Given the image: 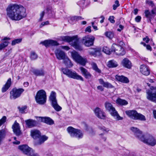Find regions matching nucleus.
<instances>
[{
	"label": "nucleus",
	"mask_w": 156,
	"mask_h": 156,
	"mask_svg": "<svg viewBox=\"0 0 156 156\" xmlns=\"http://www.w3.org/2000/svg\"><path fill=\"white\" fill-rule=\"evenodd\" d=\"M6 11L7 15L12 20H21L26 16L25 9L17 5H10Z\"/></svg>",
	"instance_id": "nucleus-1"
},
{
	"label": "nucleus",
	"mask_w": 156,
	"mask_h": 156,
	"mask_svg": "<svg viewBox=\"0 0 156 156\" xmlns=\"http://www.w3.org/2000/svg\"><path fill=\"white\" fill-rule=\"evenodd\" d=\"M61 38L63 41L68 42H71L72 45L76 49L79 51L83 50V48L80 45L79 40L77 36L72 37L67 36H63Z\"/></svg>",
	"instance_id": "nucleus-2"
},
{
	"label": "nucleus",
	"mask_w": 156,
	"mask_h": 156,
	"mask_svg": "<svg viewBox=\"0 0 156 156\" xmlns=\"http://www.w3.org/2000/svg\"><path fill=\"white\" fill-rule=\"evenodd\" d=\"M62 71L64 74L66 75L69 78L80 80L82 81H84L83 78V77L79 75L75 71L67 68L62 69Z\"/></svg>",
	"instance_id": "nucleus-3"
},
{
	"label": "nucleus",
	"mask_w": 156,
	"mask_h": 156,
	"mask_svg": "<svg viewBox=\"0 0 156 156\" xmlns=\"http://www.w3.org/2000/svg\"><path fill=\"white\" fill-rule=\"evenodd\" d=\"M105 108L106 111H108L110 114L114 117H116L117 120H121L123 118L120 116L116 110L115 108L113 107V105L109 102L106 101L105 104Z\"/></svg>",
	"instance_id": "nucleus-4"
},
{
	"label": "nucleus",
	"mask_w": 156,
	"mask_h": 156,
	"mask_svg": "<svg viewBox=\"0 0 156 156\" xmlns=\"http://www.w3.org/2000/svg\"><path fill=\"white\" fill-rule=\"evenodd\" d=\"M125 112L132 119L144 121L146 120L145 117L144 115L138 113L136 110L126 111Z\"/></svg>",
	"instance_id": "nucleus-5"
},
{
	"label": "nucleus",
	"mask_w": 156,
	"mask_h": 156,
	"mask_svg": "<svg viewBox=\"0 0 156 156\" xmlns=\"http://www.w3.org/2000/svg\"><path fill=\"white\" fill-rule=\"evenodd\" d=\"M36 102L40 105H44L46 102L47 95L45 91L41 90L37 93L35 97Z\"/></svg>",
	"instance_id": "nucleus-6"
},
{
	"label": "nucleus",
	"mask_w": 156,
	"mask_h": 156,
	"mask_svg": "<svg viewBox=\"0 0 156 156\" xmlns=\"http://www.w3.org/2000/svg\"><path fill=\"white\" fill-rule=\"evenodd\" d=\"M67 130L71 137H75L78 139L82 138L83 137V133L79 129L69 126L67 128Z\"/></svg>",
	"instance_id": "nucleus-7"
},
{
	"label": "nucleus",
	"mask_w": 156,
	"mask_h": 156,
	"mask_svg": "<svg viewBox=\"0 0 156 156\" xmlns=\"http://www.w3.org/2000/svg\"><path fill=\"white\" fill-rule=\"evenodd\" d=\"M140 140L151 146H154L156 144V139L149 134L144 135L142 138H140Z\"/></svg>",
	"instance_id": "nucleus-8"
},
{
	"label": "nucleus",
	"mask_w": 156,
	"mask_h": 156,
	"mask_svg": "<svg viewBox=\"0 0 156 156\" xmlns=\"http://www.w3.org/2000/svg\"><path fill=\"white\" fill-rule=\"evenodd\" d=\"M49 98L51 106L56 111H59L62 109V108L57 103L56 99V94L55 92H51Z\"/></svg>",
	"instance_id": "nucleus-9"
},
{
	"label": "nucleus",
	"mask_w": 156,
	"mask_h": 156,
	"mask_svg": "<svg viewBox=\"0 0 156 156\" xmlns=\"http://www.w3.org/2000/svg\"><path fill=\"white\" fill-rule=\"evenodd\" d=\"M18 148L24 153L28 156H39L37 154L34 153V151L27 145L19 146Z\"/></svg>",
	"instance_id": "nucleus-10"
},
{
	"label": "nucleus",
	"mask_w": 156,
	"mask_h": 156,
	"mask_svg": "<svg viewBox=\"0 0 156 156\" xmlns=\"http://www.w3.org/2000/svg\"><path fill=\"white\" fill-rule=\"evenodd\" d=\"M73 58L76 62L83 66H85L87 62L86 59L83 58L80 56L78 52L75 51H73L71 53Z\"/></svg>",
	"instance_id": "nucleus-11"
},
{
	"label": "nucleus",
	"mask_w": 156,
	"mask_h": 156,
	"mask_svg": "<svg viewBox=\"0 0 156 156\" xmlns=\"http://www.w3.org/2000/svg\"><path fill=\"white\" fill-rule=\"evenodd\" d=\"M111 49L112 52L115 53L117 55H123L126 53L124 49L122 47L115 43L112 44Z\"/></svg>",
	"instance_id": "nucleus-12"
},
{
	"label": "nucleus",
	"mask_w": 156,
	"mask_h": 156,
	"mask_svg": "<svg viewBox=\"0 0 156 156\" xmlns=\"http://www.w3.org/2000/svg\"><path fill=\"white\" fill-rule=\"evenodd\" d=\"M151 90L146 91L147 98L150 101L156 103V87H152Z\"/></svg>",
	"instance_id": "nucleus-13"
},
{
	"label": "nucleus",
	"mask_w": 156,
	"mask_h": 156,
	"mask_svg": "<svg viewBox=\"0 0 156 156\" xmlns=\"http://www.w3.org/2000/svg\"><path fill=\"white\" fill-rule=\"evenodd\" d=\"M24 90L23 88L17 89L14 88L10 92V98L11 99H15L20 97Z\"/></svg>",
	"instance_id": "nucleus-14"
},
{
	"label": "nucleus",
	"mask_w": 156,
	"mask_h": 156,
	"mask_svg": "<svg viewBox=\"0 0 156 156\" xmlns=\"http://www.w3.org/2000/svg\"><path fill=\"white\" fill-rule=\"evenodd\" d=\"M94 37L93 36L88 35L83 38L82 42L87 47H90L94 44Z\"/></svg>",
	"instance_id": "nucleus-15"
},
{
	"label": "nucleus",
	"mask_w": 156,
	"mask_h": 156,
	"mask_svg": "<svg viewBox=\"0 0 156 156\" xmlns=\"http://www.w3.org/2000/svg\"><path fill=\"white\" fill-rule=\"evenodd\" d=\"M94 112L98 118L102 119H105L106 115L105 113L100 108H97L94 110Z\"/></svg>",
	"instance_id": "nucleus-16"
},
{
	"label": "nucleus",
	"mask_w": 156,
	"mask_h": 156,
	"mask_svg": "<svg viewBox=\"0 0 156 156\" xmlns=\"http://www.w3.org/2000/svg\"><path fill=\"white\" fill-rule=\"evenodd\" d=\"M12 129L14 133L17 136H19L21 134L20 127L19 124L15 121L14 123L12 126Z\"/></svg>",
	"instance_id": "nucleus-17"
},
{
	"label": "nucleus",
	"mask_w": 156,
	"mask_h": 156,
	"mask_svg": "<svg viewBox=\"0 0 156 156\" xmlns=\"http://www.w3.org/2000/svg\"><path fill=\"white\" fill-rule=\"evenodd\" d=\"M130 129L134 133V135L140 140V138H142L144 135L142 132L138 128L134 127H131Z\"/></svg>",
	"instance_id": "nucleus-18"
},
{
	"label": "nucleus",
	"mask_w": 156,
	"mask_h": 156,
	"mask_svg": "<svg viewBox=\"0 0 156 156\" xmlns=\"http://www.w3.org/2000/svg\"><path fill=\"white\" fill-rule=\"evenodd\" d=\"M26 126L28 128H32L37 126V124L36 121L31 119H29L25 121Z\"/></svg>",
	"instance_id": "nucleus-19"
},
{
	"label": "nucleus",
	"mask_w": 156,
	"mask_h": 156,
	"mask_svg": "<svg viewBox=\"0 0 156 156\" xmlns=\"http://www.w3.org/2000/svg\"><path fill=\"white\" fill-rule=\"evenodd\" d=\"M40 43L44 45L46 47L50 46H56L58 45V44L57 41L52 40H45L43 42H41Z\"/></svg>",
	"instance_id": "nucleus-20"
},
{
	"label": "nucleus",
	"mask_w": 156,
	"mask_h": 156,
	"mask_svg": "<svg viewBox=\"0 0 156 156\" xmlns=\"http://www.w3.org/2000/svg\"><path fill=\"white\" fill-rule=\"evenodd\" d=\"M57 58L59 60H63L66 56L65 53L62 50L57 49L55 52Z\"/></svg>",
	"instance_id": "nucleus-21"
},
{
	"label": "nucleus",
	"mask_w": 156,
	"mask_h": 156,
	"mask_svg": "<svg viewBox=\"0 0 156 156\" xmlns=\"http://www.w3.org/2000/svg\"><path fill=\"white\" fill-rule=\"evenodd\" d=\"M140 71L142 74L145 76L149 75L150 73L148 67L145 65L140 66Z\"/></svg>",
	"instance_id": "nucleus-22"
},
{
	"label": "nucleus",
	"mask_w": 156,
	"mask_h": 156,
	"mask_svg": "<svg viewBox=\"0 0 156 156\" xmlns=\"http://www.w3.org/2000/svg\"><path fill=\"white\" fill-rule=\"evenodd\" d=\"M79 69L81 71L82 74L86 79H90L92 75L87 69L82 67H80Z\"/></svg>",
	"instance_id": "nucleus-23"
},
{
	"label": "nucleus",
	"mask_w": 156,
	"mask_h": 156,
	"mask_svg": "<svg viewBox=\"0 0 156 156\" xmlns=\"http://www.w3.org/2000/svg\"><path fill=\"white\" fill-rule=\"evenodd\" d=\"M39 120L41 121L44 122L49 125H52L54 124V121L49 117H39Z\"/></svg>",
	"instance_id": "nucleus-24"
},
{
	"label": "nucleus",
	"mask_w": 156,
	"mask_h": 156,
	"mask_svg": "<svg viewBox=\"0 0 156 156\" xmlns=\"http://www.w3.org/2000/svg\"><path fill=\"white\" fill-rule=\"evenodd\" d=\"M121 64L123 66L129 69H130L132 66L131 62L126 58L122 60Z\"/></svg>",
	"instance_id": "nucleus-25"
},
{
	"label": "nucleus",
	"mask_w": 156,
	"mask_h": 156,
	"mask_svg": "<svg viewBox=\"0 0 156 156\" xmlns=\"http://www.w3.org/2000/svg\"><path fill=\"white\" fill-rule=\"evenodd\" d=\"M30 133L31 136L34 139H38L41 135L40 132L37 129H32Z\"/></svg>",
	"instance_id": "nucleus-26"
},
{
	"label": "nucleus",
	"mask_w": 156,
	"mask_h": 156,
	"mask_svg": "<svg viewBox=\"0 0 156 156\" xmlns=\"http://www.w3.org/2000/svg\"><path fill=\"white\" fill-rule=\"evenodd\" d=\"M12 84V80L11 78H9L5 84L3 85L2 89V91L3 93L6 92L10 87Z\"/></svg>",
	"instance_id": "nucleus-27"
},
{
	"label": "nucleus",
	"mask_w": 156,
	"mask_h": 156,
	"mask_svg": "<svg viewBox=\"0 0 156 156\" xmlns=\"http://www.w3.org/2000/svg\"><path fill=\"white\" fill-rule=\"evenodd\" d=\"M31 71L37 76H44V71L42 69H32Z\"/></svg>",
	"instance_id": "nucleus-28"
},
{
	"label": "nucleus",
	"mask_w": 156,
	"mask_h": 156,
	"mask_svg": "<svg viewBox=\"0 0 156 156\" xmlns=\"http://www.w3.org/2000/svg\"><path fill=\"white\" fill-rule=\"evenodd\" d=\"M116 79L119 81L124 83H127L129 82V80L127 77L121 75H116Z\"/></svg>",
	"instance_id": "nucleus-29"
},
{
	"label": "nucleus",
	"mask_w": 156,
	"mask_h": 156,
	"mask_svg": "<svg viewBox=\"0 0 156 156\" xmlns=\"http://www.w3.org/2000/svg\"><path fill=\"white\" fill-rule=\"evenodd\" d=\"M88 52L90 55L95 56L98 53H99L100 49L97 48H90Z\"/></svg>",
	"instance_id": "nucleus-30"
},
{
	"label": "nucleus",
	"mask_w": 156,
	"mask_h": 156,
	"mask_svg": "<svg viewBox=\"0 0 156 156\" xmlns=\"http://www.w3.org/2000/svg\"><path fill=\"white\" fill-rule=\"evenodd\" d=\"M118 66L117 62L113 59L109 61L107 63V66L109 68L116 67Z\"/></svg>",
	"instance_id": "nucleus-31"
},
{
	"label": "nucleus",
	"mask_w": 156,
	"mask_h": 156,
	"mask_svg": "<svg viewBox=\"0 0 156 156\" xmlns=\"http://www.w3.org/2000/svg\"><path fill=\"white\" fill-rule=\"evenodd\" d=\"M48 137L45 136L41 135L40 137L38 138L39 141L37 142V145H40L43 143L45 141L48 139Z\"/></svg>",
	"instance_id": "nucleus-32"
},
{
	"label": "nucleus",
	"mask_w": 156,
	"mask_h": 156,
	"mask_svg": "<svg viewBox=\"0 0 156 156\" xmlns=\"http://www.w3.org/2000/svg\"><path fill=\"white\" fill-rule=\"evenodd\" d=\"M63 60L64 61V63L67 67L70 68L73 66V64L67 56Z\"/></svg>",
	"instance_id": "nucleus-33"
},
{
	"label": "nucleus",
	"mask_w": 156,
	"mask_h": 156,
	"mask_svg": "<svg viewBox=\"0 0 156 156\" xmlns=\"http://www.w3.org/2000/svg\"><path fill=\"white\" fill-rule=\"evenodd\" d=\"M116 103L121 105H125L128 104V102L125 100L118 98L116 100Z\"/></svg>",
	"instance_id": "nucleus-34"
},
{
	"label": "nucleus",
	"mask_w": 156,
	"mask_h": 156,
	"mask_svg": "<svg viewBox=\"0 0 156 156\" xmlns=\"http://www.w3.org/2000/svg\"><path fill=\"white\" fill-rule=\"evenodd\" d=\"M91 66L93 69L98 73H101V70L98 68L97 64L94 62L91 63Z\"/></svg>",
	"instance_id": "nucleus-35"
},
{
	"label": "nucleus",
	"mask_w": 156,
	"mask_h": 156,
	"mask_svg": "<svg viewBox=\"0 0 156 156\" xmlns=\"http://www.w3.org/2000/svg\"><path fill=\"white\" fill-rule=\"evenodd\" d=\"M5 133L4 130H0V145L2 144V141L5 138Z\"/></svg>",
	"instance_id": "nucleus-36"
},
{
	"label": "nucleus",
	"mask_w": 156,
	"mask_h": 156,
	"mask_svg": "<svg viewBox=\"0 0 156 156\" xmlns=\"http://www.w3.org/2000/svg\"><path fill=\"white\" fill-rule=\"evenodd\" d=\"M105 34L106 37L110 39H112L114 36V33L112 31H107Z\"/></svg>",
	"instance_id": "nucleus-37"
},
{
	"label": "nucleus",
	"mask_w": 156,
	"mask_h": 156,
	"mask_svg": "<svg viewBox=\"0 0 156 156\" xmlns=\"http://www.w3.org/2000/svg\"><path fill=\"white\" fill-rule=\"evenodd\" d=\"M144 14L145 16L147 18L149 19L150 20L153 18L152 15L151 14V12H150L148 10H145Z\"/></svg>",
	"instance_id": "nucleus-38"
},
{
	"label": "nucleus",
	"mask_w": 156,
	"mask_h": 156,
	"mask_svg": "<svg viewBox=\"0 0 156 156\" xmlns=\"http://www.w3.org/2000/svg\"><path fill=\"white\" fill-rule=\"evenodd\" d=\"M9 42L7 41H5L0 44V50L6 47L8 45Z\"/></svg>",
	"instance_id": "nucleus-39"
},
{
	"label": "nucleus",
	"mask_w": 156,
	"mask_h": 156,
	"mask_svg": "<svg viewBox=\"0 0 156 156\" xmlns=\"http://www.w3.org/2000/svg\"><path fill=\"white\" fill-rule=\"evenodd\" d=\"M103 51L105 53L110 55L111 54V50L107 46H104L103 48Z\"/></svg>",
	"instance_id": "nucleus-40"
},
{
	"label": "nucleus",
	"mask_w": 156,
	"mask_h": 156,
	"mask_svg": "<svg viewBox=\"0 0 156 156\" xmlns=\"http://www.w3.org/2000/svg\"><path fill=\"white\" fill-rule=\"evenodd\" d=\"M37 55L34 52L32 51L31 52L30 58L31 60H35L37 58Z\"/></svg>",
	"instance_id": "nucleus-41"
},
{
	"label": "nucleus",
	"mask_w": 156,
	"mask_h": 156,
	"mask_svg": "<svg viewBox=\"0 0 156 156\" xmlns=\"http://www.w3.org/2000/svg\"><path fill=\"white\" fill-rule=\"evenodd\" d=\"M22 39H17L13 40L12 42V45H14L17 44L21 42Z\"/></svg>",
	"instance_id": "nucleus-42"
},
{
	"label": "nucleus",
	"mask_w": 156,
	"mask_h": 156,
	"mask_svg": "<svg viewBox=\"0 0 156 156\" xmlns=\"http://www.w3.org/2000/svg\"><path fill=\"white\" fill-rule=\"evenodd\" d=\"M103 86L104 87L108 88H112L113 87L111 83L108 82H105Z\"/></svg>",
	"instance_id": "nucleus-43"
},
{
	"label": "nucleus",
	"mask_w": 156,
	"mask_h": 156,
	"mask_svg": "<svg viewBox=\"0 0 156 156\" xmlns=\"http://www.w3.org/2000/svg\"><path fill=\"white\" fill-rule=\"evenodd\" d=\"M99 128L104 132L108 133L109 131V129L108 128H106L103 126H99Z\"/></svg>",
	"instance_id": "nucleus-44"
},
{
	"label": "nucleus",
	"mask_w": 156,
	"mask_h": 156,
	"mask_svg": "<svg viewBox=\"0 0 156 156\" xmlns=\"http://www.w3.org/2000/svg\"><path fill=\"white\" fill-rule=\"evenodd\" d=\"M6 119V117L5 116H3L2 118L0 119V127L5 122Z\"/></svg>",
	"instance_id": "nucleus-45"
},
{
	"label": "nucleus",
	"mask_w": 156,
	"mask_h": 156,
	"mask_svg": "<svg viewBox=\"0 0 156 156\" xmlns=\"http://www.w3.org/2000/svg\"><path fill=\"white\" fill-rule=\"evenodd\" d=\"M119 6V2L118 0H116L115 2V4L113 5V9L115 10Z\"/></svg>",
	"instance_id": "nucleus-46"
},
{
	"label": "nucleus",
	"mask_w": 156,
	"mask_h": 156,
	"mask_svg": "<svg viewBox=\"0 0 156 156\" xmlns=\"http://www.w3.org/2000/svg\"><path fill=\"white\" fill-rule=\"evenodd\" d=\"M140 44H143L144 46L146 47V48L147 50H150V51H151V48L149 45H146L145 43L143 42H141Z\"/></svg>",
	"instance_id": "nucleus-47"
},
{
	"label": "nucleus",
	"mask_w": 156,
	"mask_h": 156,
	"mask_svg": "<svg viewBox=\"0 0 156 156\" xmlns=\"http://www.w3.org/2000/svg\"><path fill=\"white\" fill-rule=\"evenodd\" d=\"M146 3L149 5L153 7L154 6V4L151 1L147 0L146 1Z\"/></svg>",
	"instance_id": "nucleus-48"
},
{
	"label": "nucleus",
	"mask_w": 156,
	"mask_h": 156,
	"mask_svg": "<svg viewBox=\"0 0 156 156\" xmlns=\"http://www.w3.org/2000/svg\"><path fill=\"white\" fill-rule=\"evenodd\" d=\"M27 108V107L26 106H24L20 108V107H18V108L19 109L20 112L21 113H23L24 112V110L26 109Z\"/></svg>",
	"instance_id": "nucleus-49"
},
{
	"label": "nucleus",
	"mask_w": 156,
	"mask_h": 156,
	"mask_svg": "<svg viewBox=\"0 0 156 156\" xmlns=\"http://www.w3.org/2000/svg\"><path fill=\"white\" fill-rule=\"evenodd\" d=\"M84 1L82 0L79 1L77 2V4L81 7H83L84 4Z\"/></svg>",
	"instance_id": "nucleus-50"
},
{
	"label": "nucleus",
	"mask_w": 156,
	"mask_h": 156,
	"mask_svg": "<svg viewBox=\"0 0 156 156\" xmlns=\"http://www.w3.org/2000/svg\"><path fill=\"white\" fill-rule=\"evenodd\" d=\"M151 12L153 17H154L156 15V8L153 9L151 10Z\"/></svg>",
	"instance_id": "nucleus-51"
},
{
	"label": "nucleus",
	"mask_w": 156,
	"mask_h": 156,
	"mask_svg": "<svg viewBox=\"0 0 156 156\" xmlns=\"http://www.w3.org/2000/svg\"><path fill=\"white\" fill-rule=\"evenodd\" d=\"M49 24V22L48 21H46L45 22H43L41 23V25H40V27H42L43 26L48 25Z\"/></svg>",
	"instance_id": "nucleus-52"
},
{
	"label": "nucleus",
	"mask_w": 156,
	"mask_h": 156,
	"mask_svg": "<svg viewBox=\"0 0 156 156\" xmlns=\"http://www.w3.org/2000/svg\"><path fill=\"white\" fill-rule=\"evenodd\" d=\"M82 19V17L81 16H75L72 17L71 18V20H80Z\"/></svg>",
	"instance_id": "nucleus-53"
},
{
	"label": "nucleus",
	"mask_w": 156,
	"mask_h": 156,
	"mask_svg": "<svg viewBox=\"0 0 156 156\" xmlns=\"http://www.w3.org/2000/svg\"><path fill=\"white\" fill-rule=\"evenodd\" d=\"M117 43H118V45L119 46H121L122 47L124 45V43L122 41H117Z\"/></svg>",
	"instance_id": "nucleus-54"
},
{
	"label": "nucleus",
	"mask_w": 156,
	"mask_h": 156,
	"mask_svg": "<svg viewBox=\"0 0 156 156\" xmlns=\"http://www.w3.org/2000/svg\"><path fill=\"white\" fill-rule=\"evenodd\" d=\"M45 14L44 11H43L40 14V20H42L43 18V16H44Z\"/></svg>",
	"instance_id": "nucleus-55"
},
{
	"label": "nucleus",
	"mask_w": 156,
	"mask_h": 156,
	"mask_svg": "<svg viewBox=\"0 0 156 156\" xmlns=\"http://www.w3.org/2000/svg\"><path fill=\"white\" fill-rule=\"evenodd\" d=\"M119 27V28H118L117 30L118 31L120 32L123 29L124 27L122 25H120Z\"/></svg>",
	"instance_id": "nucleus-56"
},
{
	"label": "nucleus",
	"mask_w": 156,
	"mask_h": 156,
	"mask_svg": "<svg viewBox=\"0 0 156 156\" xmlns=\"http://www.w3.org/2000/svg\"><path fill=\"white\" fill-rule=\"evenodd\" d=\"M98 81H99L100 84H101L103 86L105 82H104L103 79H100L98 80Z\"/></svg>",
	"instance_id": "nucleus-57"
},
{
	"label": "nucleus",
	"mask_w": 156,
	"mask_h": 156,
	"mask_svg": "<svg viewBox=\"0 0 156 156\" xmlns=\"http://www.w3.org/2000/svg\"><path fill=\"white\" fill-rule=\"evenodd\" d=\"M85 31L86 32H88L89 33H90L91 32V27L89 26L87 27L85 29Z\"/></svg>",
	"instance_id": "nucleus-58"
},
{
	"label": "nucleus",
	"mask_w": 156,
	"mask_h": 156,
	"mask_svg": "<svg viewBox=\"0 0 156 156\" xmlns=\"http://www.w3.org/2000/svg\"><path fill=\"white\" fill-rule=\"evenodd\" d=\"M99 135L101 136V138L102 139H103L104 140V141H105V140H106V137L105 136H103V134L101 133V134H100Z\"/></svg>",
	"instance_id": "nucleus-59"
},
{
	"label": "nucleus",
	"mask_w": 156,
	"mask_h": 156,
	"mask_svg": "<svg viewBox=\"0 0 156 156\" xmlns=\"http://www.w3.org/2000/svg\"><path fill=\"white\" fill-rule=\"evenodd\" d=\"M143 40L145 41L146 43H148L149 41V39L148 37L146 36L145 38H143Z\"/></svg>",
	"instance_id": "nucleus-60"
},
{
	"label": "nucleus",
	"mask_w": 156,
	"mask_h": 156,
	"mask_svg": "<svg viewBox=\"0 0 156 156\" xmlns=\"http://www.w3.org/2000/svg\"><path fill=\"white\" fill-rule=\"evenodd\" d=\"M97 89L101 91H103L104 90V88L101 86H98L97 87Z\"/></svg>",
	"instance_id": "nucleus-61"
},
{
	"label": "nucleus",
	"mask_w": 156,
	"mask_h": 156,
	"mask_svg": "<svg viewBox=\"0 0 156 156\" xmlns=\"http://www.w3.org/2000/svg\"><path fill=\"white\" fill-rule=\"evenodd\" d=\"M92 27L94 28V29L95 30H96L98 29L97 27L96 26H95L94 25V22H92L91 23Z\"/></svg>",
	"instance_id": "nucleus-62"
},
{
	"label": "nucleus",
	"mask_w": 156,
	"mask_h": 156,
	"mask_svg": "<svg viewBox=\"0 0 156 156\" xmlns=\"http://www.w3.org/2000/svg\"><path fill=\"white\" fill-rule=\"evenodd\" d=\"M62 48L63 49H65L66 50H68L69 49V48L67 46H62Z\"/></svg>",
	"instance_id": "nucleus-63"
},
{
	"label": "nucleus",
	"mask_w": 156,
	"mask_h": 156,
	"mask_svg": "<svg viewBox=\"0 0 156 156\" xmlns=\"http://www.w3.org/2000/svg\"><path fill=\"white\" fill-rule=\"evenodd\" d=\"M138 10L137 9H134L133 12L135 15H136L138 13Z\"/></svg>",
	"instance_id": "nucleus-64"
}]
</instances>
